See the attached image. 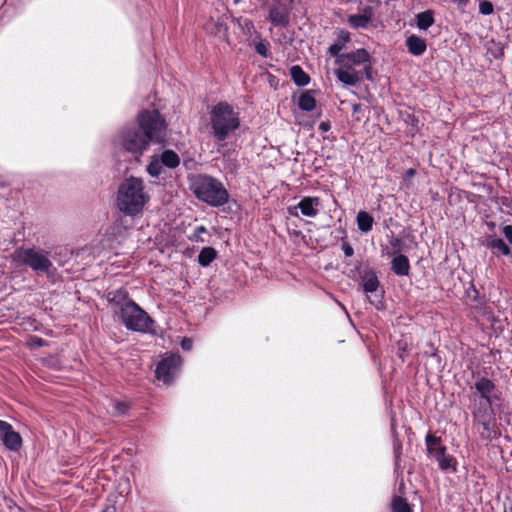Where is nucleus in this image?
Masks as SVG:
<instances>
[{
	"label": "nucleus",
	"mask_w": 512,
	"mask_h": 512,
	"mask_svg": "<svg viewBox=\"0 0 512 512\" xmlns=\"http://www.w3.org/2000/svg\"><path fill=\"white\" fill-rule=\"evenodd\" d=\"M217 257V251L213 247H204L198 255V263L202 267L209 266Z\"/></svg>",
	"instance_id": "393cba45"
},
{
	"label": "nucleus",
	"mask_w": 512,
	"mask_h": 512,
	"mask_svg": "<svg viewBox=\"0 0 512 512\" xmlns=\"http://www.w3.org/2000/svg\"><path fill=\"white\" fill-rule=\"evenodd\" d=\"M393 512H411L407 501L402 497H395L392 502Z\"/></svg>",
	"instance_id": "c85d7f7f"
},
{
	"label": "nucleus",
	"mask_w": 512,
	"mask_h": 512,
	"mask_svg": "<svg viewBox=\"0 0 512 512\" xmlns=\"http://www.w3.org/2000/svg\"><path fill=\"white\" fill-rule=\"evenodd\" d=\"M209 124L214 140L223 143L240 129V112L228 102H218L209 110Z\"/></svg>",
	"instance_id": "7ed1b4c3"
},
{
	"label": "nucleus",
	"mask_w": 512,
	"mask_h": 512,
	"mask_svg": "<svg viewBox=\"0 0 512 512\" xmlns=\"http://www.w3.org/2000/svg\"><path fill=\"white\" fill-rule=\"evenodd\" d=\"M434 12L426 10L416 15V25L420 30H427L434 24Z\"/></svg>",
	"instance_id": "b1692460"
},
{
	"label": "nucleus",
	"mask_w": 512,
	"mask_h": 512,
	"mask_svg": "<svg viewBox=\"0 0 512 512\" xmlns=\"http://www.w3.org/2000/svg\"><path fill=\"white\" fill-rule=\"evenodd\" d=\"M114 408L115 410L117 411L118 414H124L127 409H128V405L124 402H117L115 405H114Z\"/></svg>",
	"instance_id": "4c0bfd02"
},
{
	"label": "nucleus",
	"mask_w": 512,
	"mask_h": 512,
	"mask_svg": "<svg viewBox=\"0 0 512 512\" xmlns=\"http://www.w3.org/2000/svg\"><path fill=\"white\" fill-rule=\"evenodd\" d=\"M190 190L199 201L211 207H220L229 201V193L222 182L207 174L192 176Z\"/></svg>",
	"instance_id": "20e7f679"
},
{
	"label": "nucleus",
	"mask_w": 512,
	"mask_h": 512,
	"mask_svg": "<svg viewBox=\"0 0 512 512\" xmlns=\"http://www.w3.org/2000/svg\"><path fill=\"white\" fill-rule=\"evenodd\" d=\"M369 59L370 53L364 48L342 54L335 60L338 66L335 70L337 79L346 86H356L364 79L363 71L357 67H362Z\"/></svg>",
	"instance_id": "39448f33"
},
{
	"label": "nucleus",
	"mask_w": 512,
	"mask_h": 512,
	"mask_svg": "<svg viewBox=\"0 0 512 512\" xmlns=\"http://www.w3.org/2000/svg\"><path fill=\"white\" fill-rule=\"evenodd\" d=\"M360 70L363 71L365 79H367L369 81H373L374 76H373V68L371 65V58L369 59L368 62L363 63L362 69H360Z\"/></svg>",
	"instance_id": "473e14b6"
},
{
	"label": "nucleus",
	"mask_w": 512,
	"mask_h": 512,
	"mask_svg": "<svg viewBox=\"0 0 512 512\" xmlns=\"http://www.w3.org/2000/svg\"><path fill=\"white\" fill-rule=\"evenodd\" d=\"M13 259L37 273L49 274L53 267L49 252L35 248H19L14 252Z\"/></svg>",
	"instance_id": "6e6552de"
},
{
	"label": "nucleus",
	"mask_w": 512,
	"mask_h": 512,
	"mask_svg": "<svg viewBox=\"0 0 512 512\" xmlns=\"http://www.w3.org/2000/svg\"><path fill=\"white\" fill-rule=\"evenodd\" d=\"M149 200L150 196L145 190L142 178L130 176L118 186L116 206L126 216L134 217L140 214Z\"/></svg>",
	"instance_id": "f03ea898"
},
{
	"label": "nucleus",
	"mask_w": 512,
	"mask_h": 512,
	"mask_svg": "<svg viewBox=\"0 0 512 512\" xmlns=\"http://www.w3.org/2000/svg\"><path fill=\"white\" fill-rule=\"evenodd\" d=\"M494 12V5L491 1L481 0L479 2V13L485 16L491 15Z\"/></svg>",
	"instance_id": "7c9ffc66"
},
{
	"label": "nucleus",
	"mask_w": 512,
	"mask_h": 512,
	"mask_svg": "<svg viewBox=\"0 0 512 512\" xmlns=\"http://www.w3.org/2000/svg\"><path fill=\"white\" fill-rule=\"evenodd\" d=\"M487 245H488V248L491 249V251L494 254H501L504 256H509L511 254V250H510L509 246L501 238H491L488 241Z\"/></svg>",
	"instance_id": "5701e85b"
},
{
	"label": "nucleus",
	"mask_w": 512,
	"mask_h": 512,
	"mask_svg": "<svg viewBox=\"0 0 512 512\" xmlns=\"http://www.w3.org/2000/svg\"><path fill=\"white\" fill-rule=\"evenodd\" d=\"M180 165V156L171 149L155 153L150 157L146 171L152 178H159L164 169H175Z\"/></svg>",
	"instance_id": "1a4fd4ad"
},
{
	"label": "nucleus",
	"mask_w": 512,
	"mask_h": 512,
	"mask_svg": "<svg viewBox=\"0 0 512 512\" xmlns=\"http://www.w3.org/2000/svg\"><path fill=\"white\" fill-rule=\"evenodd\" d=\"M473 423L481 439L490 440L494 434L495 410H471Z\"/></svg>",
	"instance_id": "f8f14e48"
},
{
	"label": "nucleus",
	"mask_w": 512,
	"mask_h": 512,
	"mask_svg": "<svg viewBox=\"0 0 512 512\" xmlns=\"http://www.w3.org/2000/svg\"><path fill=\"white\" fill-rule=\"evenodd\" d=\"M207 233V229L205 226H197L193 233L189 236V239L192 242H204L205 240L202 238V234Z\"/></svg>",
	"instance_id": "2f4dec72"
},
{
	"label": "nucleus",
	"mask_w": 512,
	"mask_h": 512,
	"mask_svg": "<svg viewBox=\"0 0 512 512\" xmlns=\"http://www.w3.org/2000/svg\"><path fill=\"white\" fill-rule=\"evenodd\" d=\"M439 468L446 473H456L457 472V460L452 455L446 454L444 458L438 464Z\"/></svg>",
	"instance_id": "bb28decb"
},
{
	"label": "nucleus",
	"mask_w": 512,
	"mask_h": 512,
	"mask_svg": "<svg viewBox=\"0 0 512 512\" xmlns=\"http://www.w3.org/2000/svg\"><path fill=\"white\" fill-rule=\"evenodd\" d=\"M402 446L399 441H396L394 443V459H395V466L396 468L399 466V459L401 454Z\"/></svg>",
	"instance_id": "c9c22d12"
},
{
	"label": "nucleus",
	"mask_w": 512,
	"mask_h": 512,
	"mask_svg": "<svg viewBox=\"0 0 512 512\" xmlns=\"http://www.w3.org/2000/svg\"><path fill=\"white\" fill-rule=\"evenodd\" d=\"M356 222L358 229L363 232L367 233L371 231L374 223L373 217L366 211H359L356 216Z\"/></svg>",
	"instance_id": "4be33fe9"
},
{
	"label": "nucleus",
	"mask_w": 512,
	"mask_h": 512,
	"mask_svg": "<svg viewBox=\"0 0 512 512\" xmlns=\"http://www.w3.org/2000/svg\"><path fill=\"white\" fill-rule=\"evenodd\" d=\"M406 348H407V343H405L404 345H402L401 343H399V350L401 351V352L399 353V356H400L401 358L403 357V354H402V353L406 351Z\"/></svg>",
	"instance_id": "37998d69"
},
{
	"label": "nucleus",
	"mask_w": 512,
	"mask_h": 512,
	"mask_svg": "<svg viewBox=\"0 0 512 512\" xmlns=\"http://www.w3.org/2000/svg\"><path fill=\"white\" fill-rule=\"evenodd\" d=\"M268 19L273 25L284 27L288 24V12L280 4L272 5L269 9Z\"/></svg>",
	"instance_id": "f3484780"
},
{
	"label": "nucleus",
	"mask_w": 512,
	"mask_h": 512,
	"mask_svg": "<svg viewBox=\"0 0 512 512\" xmlns=\"http://www.w3.org/2000/svg\"><path fill=\"white\" fill-rule=\"evenodd\" d=\"M34 344L37 345V346H42L43 345V340L41 338H36L34 340Z\"/></svg>",
	"instance_id": "49530a36"
},
{
	"label": "nucleus",
	"mask_w": 512,
	"mask_h": 512,
	"mask_svg": "<svg viewBox=\"0 0 512 512\" xmlns=\"http://www.w3.org/2000/svg\"><path fill=\"white\" fill-rule=\"evenodd\" d=\"M331 126H330V123L327 122V121H323L319 124V131H321L322 133H326L330 130Z\"/></svg>",
	"instance_id": "ea45409f"
},
{
	"label": "nucleus",
	"mask_w": 512,
	"mask_h": 512,
	"mask_svg": "<svg viewBox=\"0 0 512 512\" xmlns=\"http://www.w3.org/2000/svg\"><path fill=\"white\" fill-rule=\"evenodd\" d=\"M257 37L259 40L254 42V49L260 56L266 58L269 55L268 43L261 39L259 34H257Z\"/></svg>",
	"instance_id": "c756f323"
},
{
	"label": "nucleus",
	"mask_w": 512,
	"mask_h": 512,
	"mask_svg": "<svg viewBox=\"0 0 512 512\" xmlns=\"http://www.w3.org/2000/svg\"><path fill=\"white\" fill-rule=\"evenodd\" d=\"M242 28L249 35H252L253 33H255L256 35L258 34L255 31L254 24H253V22L251 20L245 19L243 21Z\"/></svg>",
	"instance_id": "72a5a7b5"
},
{
	"label": "nucleus",
	"mask_w": 512,
	"mask_h": 512,
	"mask_svg": "<svg viewBox=\"0 0 512 512\" xmlns=\"http://www.w3.org/2000/svg\"><path fill=\"white\" fill-rule=\"evenodd\" d=\"M350 41V35L347 31L341 30L338 33L336 41L328 48V53L331 57H334L335 60L341 56L343 53L341 51L346 47L347 43Z\"/></svg>",
	"instance_id": "6ab92c4d"
},
{
	"label": "nucleus",
	"mask_w": 512,
	"mask_h": 512,
	"mask_svg": "<svg viewBox=\"0 0 512 512\" xmlns=\"http://www.w3.org/2000/svg\"><path fill=\"white\" fill-rule=\"evenodd\" d=\"M359 286L361 291L367 296L369 303L380 309L382 297L376 294L380 286L377 274L371 269L364 270L359 276Z\"/></svg>",
	"instance_id": "9d476101"
},
{
	"label": "nucleus",
	"mask_w": 512,
	"mask_h": 512,
	"mask_svg": "<svg viewBox=\"0 0 512 512\" xmlns=\"http://www.w3.org/2000/svg\"><path fill=\"white\" fill-rule=\"evenodd\" d=\"M123 325L131 331L146 333L151 330L154 323L152 318L134 301H129L116 314Z\"/></svg>",
	"instance_id": "0eeeda50"
},
{
	"label": "nucleus",
	"mask_w": 512,
	"mask_h": 512,
	"mask_svg": "<svg viewBox=\"0 0 512 512\" xmlns=\"http://www.w3.org/2000/svg\"><path fill=\"white\" fill-rule=\"evenodd\" d=\"M321 200L319 197L305 196L295 206L288 207V212L292 216H298L297 210L306 217L314 218L319 213Z\"/></svg>",
	"instance_id": "4468645a"
},
{
	"label": "nucleus",
	"mask_w": 512,
	"mask_h": 512,
	"mask_svg": "<svg viewBox=\"0 0 512 512\" xmlns=\"http://www.w3.org/2000/svg\"><path fill=\"white\" fill-rule=\"evenodd\" d=\"M290 75L295 85L299 87H304L310 82L309 75L299 65H293L290 68Z\"/></svg>",
	"instance_id": "412c9836"
},
{
	"label": "nucleus",
	"mask_w": 512,
	"mask_h": 512,
	"mask_svg": "<svg viewBox=\"0 0 512 512\" xmlns=\"http://www.w3.org/2000/svg\"><path fill=\"white\" fill-rule=\"evenodd\" d=\"M369 20V17L362 14L351 15L348 19L349 24L354 28H366Z\"/></svg>",
	"instance_id": "cd10ccee"
},
{
	"label": "nucleus",
	"mask_w": 512,
	"mask_h": 512,
	"mask_svg": "<svg viewBox=\"0 0 512 512\" xmlns=\"http://www.w3.org/2000/svg\"><path fill=\"white\" fill-rule=\"evenodd\" d=\"M106 299L109 304L113 306V311L115 314H118L124 305H126L129 301H132L129 299V294L124 288H119L107 292Z\"/></svg>",
	"instance_id": "2eb2a0df"
},
{
	"label": "nucleus",
	"mask_w": 512,
	"mask_h": 512,
	"mask_svg": "<svg viewBox=\"0 0 512 512\" xmlns=\"http://www.w3.org/2000/svg\"><path fill=\"white\" fill-rule=\"evenodd\" d=\"M298 106L301 110L310 112L316 107V100L311 91L303 92L298 99Z\"/></svg>",
	"instance_id": "a878e982"
},
{
	"label": "nucleus",
	"mask_w": 512,
	"mask_h": 512,
	"mask_svg": "<svg viewBox=\"0 0 512 512\" xmlns=\"http://www.w3.org/2000/svg\"><path fill=\"white\" fill-rule=\"evenodd\" d=\"M181 347L183 350H190L192 348V341L189 338H184L181 342Z\"/></svg>",
	"instance_id": "58836bf2"
},
{
	"label": "nucleus",
	"mask_w": 512,
	"mask_h": 512,
	"mask_svg": "<svg viewBox=\"0 0 512 512\" xmlns=\"http://www.w3.org/2000/svg\"><path fill=\"white\" fill-rule=\"evenodd\" d=\"M453 2L457 3L461 7H465L468 3V0H453Z\"/></svg>",
	"instance_id": "c03bdc74"
},
{
	"label": "nucleus",
	"mask_w": 512,
	"mask_h": 512,
	"mask_svg": "<svg viewBox=\"0 0 512 512\" xmlns=\"http://www.w3.org/2000/svg\"><path fill=\"white\" fill-rule=\"evenodd\" d=\"M341 247H342V251H343V253H344V255L346 257H352L353 256L354 249L345 239H342Z\"/></svg>",
	"instance_id": "f704fd0d"
},
{
	"label": "nucleus",
	"mask_w": 512,
	"mask_h": 512,
	"mask_svg": "<svg viewBox=\"0 0 512 512\" xmlns=\"http://www.w3.org/2000/svg\"><path fill=\"white\" fill-rule=\"evenodd\" d=\"M390 243H391V245H392L394 248H397V249L399 250V248H400V246H401V244H402V241H401V239H400V238H393V239L391 240V242H390Z\"/></svg>",
	"instance_id": "a19ab883"
},
{
	"label": "nucleus",
	"mask_w": 512,
	"mask_h": 512,
	"mask_svg": "<svg viewBox=\"0 0 512 512\" xmlns=\"http://www.w3.org/2000/svg\"><path fill=\"white\" fill-rule=\"evenodd\" d=\"M116 229H119V228H118L117 226H116V227H113V228L111 229V232H113V233H114Z\"/></svg>",
	"instance_id": "09e8293b"
},
{
	"label": "nucleus",
	"mask_w": 512,
	"mask_h": 512,
	"mask_svg": "<svg viewBox=\"0 0 512 512\" xmlns=\"http://www.w3.org/2000/svg\"><path fill=\"white\" fill-rule=\"evenodd\" d=\"M181 364L182 359L178 354L164 357L156 367V378L164 384H170L179 372Z\"/></svg>",
	"instance_id": "9b49d317"
},
{
	"label": "nucleus",
	"mask_w": 512,
	"mask_h": 512,
	"mask_svg": "<svg viewBox=\"0 0 512 512\" xmlns=\"http://www.w3.org/2000/svg\"><path fill=\"white\" fill-rule=\"evenodd\" d=\"M0 439L9 451L18 452L22 447L21 435L13 429L10 423L4 420H0Z\"/></svg>",
	"instance_id": "ddd939ff"
},
{
	"label": "nucleus",
	"mask_w": 512,
	"mask_h": 512,
	"mask_svg": "<svg viewBox=\"0 0 512 512\" xmlns=\"http://www.w3.org/2000/svg\"><path fill=\"white\" fill-rule=\"evenodd\" d=\"M392 271L398 276H407L410 271V263L407 256L400 254L392 259Z\"/></svg>",
	"instance_id": "aec40b11"
},
{
	"label": "nucleus",
	"mask_w": 512,
	"mask_h": 512,
	"mask_svg": "<svg viewBox=\"0 0 512 512\" xmlns=\"http://www.w3.org/2000/svg\"><path fill=\"white\" fill-rule=\"evenodd\" d=\"M166 137V122L157 110H142L135 124L123 127L114 143L138 160L151 142H162Z\"/></svg>",
	"instance_id": "f257e3e1"
},
{
	"label": "nucleus",
	"mask_w": 512,
	"mask_h": 512,
	"mask_svg": "<svg viewBox=\"0 0 512 512\" xmlns=\"http://www.w3.org/2000/svg\"><path fill=\"white\" fill-rule=\"evenodd\" d=\"M339 305L341 306V309H343L347 313L345 307L342 304H340V303H339Z\"/></svg>",
	"instance_id": "8fccbe9b"
},
{
	"label": "nucleus",
	"mask_w": 512,
	"mask_h": 512,
	"mask_svg": "<svg viewBox=\"0 0 512 512\" xmlns=\"http://www.w3.org/2000/svg\"><path fill=\"white\" fill-rule=\"evenodd\" d=\"M406 122H407L408 124L413 125V126L417 124V120H416V119H415V117H414V116H412V115H408V118H407Z\"/></svg>",
	"instance_id": "79ce46f5"
},
{
	"label": "nucleus",
	"mask_w": 512,
	"mask_h": 512,
	"mask_svg": "<svg viewBox=\"0 0 512 512\" xmlns=\"http://www.w3.org/2000/svg\"><path fill=\"white\" fill-rule=\"evenodd\" d=\"M502 232L509 243L512 245V225H505L502 228Z\"/></svg>",
	"instance_id": "e433bc0d"
},
{
	"label": "nucleus",
	"mask_w": 512,
	"mask_h": 512,
	"mask_svg": "<svg viewBox=\"0 0 512 512\" xmlns=\"http://www.w3.org/2000/svg\"><path fill=\"white\" fill-rule=\"evenodd\" d=\"M470 389L471 410H495L496 403L501 400L496 384L485 376L477 377Z\"/></svg>",
	"instance_id": "423d86ee"
},
{
	"label": "nucleus",
	"mask_w": 512,
	"mask_h": 512,
	"mask_svg": "<svg viewBox=\"0 0 512 512\" xmlns=\"http://www.w3.org/2000/svg\"><path fill=\"white\" fill-rule=\"evenodd\" d=\"M425 443L428 454L431 455L439 464L446 455V447L442 446L440 438L433 434H427Z\"/></svg>",
	"instance_id": "dca6fc26"
},
{
	"label": "nucleus",
	"mask_w": 512,
	"mask_h": 512,
	"mask_svg": "<svg viewBox=\"0 0 512 512\" xmlns=\"http://www.w3.org/2000/svg\"><path fill=\"white\" fill-rule=\"evenodd\" d=\"M406 47L408 52L413 56H421L427 49V44L421 37L411 34L406 38Z\"/></svg>",
	"instance_id": "a211bd4d"
},
{
	"label": "nucleus",
	"mask_w": 512,
	"mask_h": 512,
	"mask_svg": "<svg viewBox=\"0 0 512 512\" xmlns=\"http://www.w3.org/2000/svg\"><path fill=\"white\" fill-rule=\"evenodd\" d=\"M352 111H353V113H358V112H360V111H361V104H354V105L352 106Z\"/></svg>",
	"instance_id": "a18cd8bd"
},
{
	"label": "nucleus",
	"mask_w": 512,
	"mask_h": 512,
	"mask_svg": "<svg viewBox=\"0 0 512 512\" xmlns=\"http://www.w3.org/2000/svg\"><path fill=\"white\" fill-rule=\"evenodd\" d=\"M103 512H115V510L113 507H108Z\"/></svg>",
	"instance_id": "de8ad7c7"
}]
</instances>
